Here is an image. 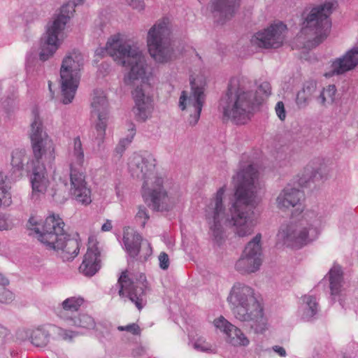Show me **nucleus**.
Wrapping results in <instances>:
<instances>
[{"instance_id":"obj_3","label":"nucleus","mask_w":358,"mask_h":358,"mask_svg":"<svg viewBox=\"0 0 358 358\" xmlns=\"http://www.w3.org/2000/svg\"><path fill=\"white\" fill-rule=\"evenodd\" d=\"M133 178L143 180L142 196L145 203L155 211H169L176 203L171 196L169 181L155 174V159L150 154H134L129 162Z\"/></svg>"},{"instance_id":"obj_43","label":"nucleus","mask_w":358,"mask_h":358,"mask_svg":"<svg viewBox=\"0 0 358 358\" xmlns=\"http://www.w3.org/2000/svg\"><path fill=\"white\" fill-rule=\"evenodd\" d=\"M117 329L120 331H128L133 335H139L141 334L140 327L136 323H131L126 326H118Z\"/></svg>"},{"instance_id":"obj_4","label":"nucleus","mask_w":358,"mask_h":358,"mask_svg":"<svg viewBox=\"0 0 358 358\" xmlns=\"http://www.w3.org/2000/svg\"><path fill=\"white\" fill-rule=\"evenodd\" d=\"M227 301L235 318L249 326L255 334H262L267 329L263 307L255 296L252 287L236 282L230 290Z\"/></svg>"},{"instance_id":"obj_10","label":"nucleus","mask_w":358,"mask_h":358,"mask_svg":"<svg viewBox=\"0 0 358 358\" xmlns=\"http://www.w3.org/2000/svg\"><path fill=\"white\" fill-rule=\"evenodd\" d=\"M336 0H328L323 3L314 7L306 17L303 23L302 32L305 34L313 31L315 35L313 38V44L318 45L324 41L329 35L331 22L329 15L337 7Z\"/></svg>"},{"instance_id":"obj_20","label":"nucleus","mask_w":358,"mask_h":358,"mask_svg":"<svg viewBox=\"0 0 358 358\" xmlns=\"http://www.w3.org/2000/svg\"><path fill=\"white\" fill-rule=\"evenodd\" d=\"M215 327L224 332L227 342L235 347H245L250 343V340L243 334L241 329L236 327L223 316L215 319L213 322Z\"/></svg>"},{"instance_id":"obj_54","label":"nucleus","mask_w":358,"mask_h":358,"mask_svg":"<svg viewBox=\"0 0 358 358\" xmlns=\"http://www.w3.org/2000/svg\"><path fill=\"white\" fill-rule=\"evenodd\" d=\"M48 85H49V89H50V90H51V83H50V82H49Z\"/></svg>"},{"instance_id":"obj_50","label":"nucleus","mask_w":358,"mask_h":358,"mask_svg":"<svg viewBox=\"0 0 358 358\" xmlns=\"http://www.w3.org/2000/svg\"><path fill=\"white\" fill-rule=\"evenodd\" d=\"M273 350L274 352L278 353L281 357H285L286 356V351L284 348L279 346V345H275L273 347Z\"/></svg>"},{"instance_id":"obj_2","label":"nucleus","mask_w":358,"mask_h":358,"mask_svg":"<svg viewBox=\"0 0 358 358\" xmlns=\"http://www.w3.org/2000/svg\"><path fill=\"white\" fill-rule=\"evenodd\" d=\"M106 52L120 65L129 68L124 78L126 85L135 87L132 92L134 101L133 113L138 122H145L153 111L152 99L148 92L150 73L145 56L136 44L114 36L106 46Z\"/></svg>"},{"instance_id":"obj_18","label":"nucleus","mask_w":358,"mask_h":358,"mask_svg":"<svg viewBox=\"0 0 358 358\" xmlns=\"http://www.w3.org/2000/svg\"><path fill=\"white\" fill-rule=\"evenodd\" d=\"M70 179L71 185V194L75 199L84 205L91 203V192L87 187L85 176L81 167H75V164H70Z\"/></svg>"},{"instance_id":"obj_9","label":"nucleus","mask_w":358,"mask_h":358,"mask_svg":"<svg viewBox=\"0 0 358 358\" xmlns=\"http://www.w3.org/2000/svg\"><path fill=\"white\" fill-rule=\"evenodd\" d=\"M83 56L77 50L68 53L62 60L60 69V85L62 102L64 104L71 103L75 96L80 82V72L83 66Z\"/></svg>"},{"instance_id":"obj_16","label":"nucleus","mask_w":358,"mask_h":358,"mask_svg":"<svg viewBox=\"0 0 358 358\" xmlns=\"http://www.w3.org/2000/svg\"><path fill=\"white\" fill-rule=\"evenodd\" d=\"M287 27L282 22L271 24L264 31L257 33L255 43L264 48H278L280 47L285 37Z\"/></svg>"},{"instance_id":"obj_47","label":"nucleus","mask_w":358,"mask_h":358,"mask_svg":"<svg viewBox=\"0 0 358 358\" xmlns=\"http://www.w3.org/2000/svg\"><path fill=\"white\" fill-rule=\"evenodd\" d=\"M12 222L5 216H0V231H8L13 228Z\"/></svg>"},{"instance_id":"obj_30","label":"nucleus","mask_w":358,"mask_h":358,"mask_svg":"<svg viewBox=\"0 0 358 358\" xmlns=\"http://www.w3.org/2000/svg\"><path fill=\"white\" fill-rule=\"evenodd\" d=\"M331 295L334 297L340 294L343 286V277L341 266L334 265L328 273Z\"/></svg>"},{"instance_id":"obj_41","label":"nucleus","mask_w":358,"mask_h":358,"mask_svg":"<svg viewBox=\"0 0 358 358\" xmlns=\"http://www.w3.org/2000/svg\"><path fill=\"white\" fill-rule=\"evenodd\" d=\"M134 131H135L134 126L132 125V127L131 129V136L127 137L125 138L120 140L119 143L116 146L115 152L117 154H118L119 155L121 156L122 154L124 152L127 147L131 143V142L134 138V136L135 134Z\"/></svg>"},{"instance_id":"obj_52","label":"nucleus","mask_w":358,"mask_h":358,"mask_svg":"<svg viewBox=\"0 0 358 358\" xmlns=\"http://www.w3.org/2000/svg\"><path fill=\"white\" fill-rule=\"evenodd\" d=\"M36 224V221L34 217L29 218L28 221V227H33Z\"/></svg>"},{"instance_id":"obj_44","label":"nucleus","mask_w":358,"mask_h":358,"mask_svg":"<svg viewBox=\"0 0 358 358\" xmlns=\"http://www.w3.org/2000/svg\"><path fill=\"white\" fill-rule=\"evenodd\" d=\"M136 219H143L141 225L144 227L146 223V221L149 219V215L148 210L145 206H139L138 211L136 216Z\"/></svg>"},{"instance_id":"obj_24","label":"nucleus","mask_w":358,"mask_h":358,"mask_svg":"<svg viewBox=\"0 0 358 358\" xmlns=\"http://www.w3.org/2000/svg\"><path fill=\"white\" fill-rule=\"evenodd\" d=\"M101 266V252L95 245L89 247L84 255L79 271L85 276L91 277L95 275Z\"/></svg>"},{"instance_id":"obj_13","label":"nucleus","mask_w":358,"mask_h":358,"mask_svg":"<svg viewBox=\"0 0 358 358\" xmlns=\"http://www.w3.org/2000/svg\"><path fill=\"white\" fill-rule=\"evenodd\" d=\"M191 91H182L179 98L178 106L186 111L189 125L194 126L199 121L205 101L204 84L194 80L190 81Z\"/></svg>"},{"instance_id":"obj_27","label":"nucleus","mask_w":358,"mask_h":358,"mask_svg":"<svg viewBox=\"0 0 358 358\" xmlns=\"http://www.w3.org/2000/svg\"><path fill=\"white\" fill-rule=\"evenodd\" d=\"M52 324L41 326L33 329L29 339L33 345L36 348H45L50 343L52 332Z\"/></svg>"},{"instance_id":"obj_22","label":"nucleus","mask_w":358,"mask_h":358,"mask_svg":"<svg viewBox=\"0 0 358 358\" xmlns=\"http://www.w3.org/2000/svg\"><path fill=\"white\" fill-rule=\"evenodd\" d=\"M44 159L40 162H35V158L31 162L32 176L31 178L33 196L43 194L49 185V179L47 176L45 164H51Z\"/></svg>"},{"instance_id":"obj_37","label":"nucleus","mask_w":358,"mask_h":358,"mask_svg":"<svg viewBox=\"0 0 358 358\" xmlns=\"http://www.w3.org/2000/svg\"><path fill=\"white\" fill-rule=\"evenodd\" d=\"M251 91L253 92L254 102L257 106L271 95V87L269 83L264 81L258 86L255 92Z\"/></svg>"},{"instance_id":"obj_25","label":"nucleus","mask_w":358,"mask_h":358,"mask_svg":"<svg viewBox=\"0 0 358 358\" xmlns=\"http://www.w3.org/2000/svg\"><path fill=\"white\" fill-rule=\"evenodd\" d=\"M302 193L296 188L285 187L276 198V204L279 209L286 210L295 207L300 201Z\"/></svg>"},{"instance_id":"obj_7","label":"nucleus","mask_w":358,"mask_h":358,"mask_svg":"<svg viewBox=\"0 0 358 358\" xmlns=\"http://www.w3.org/2000/svg\"><path fill=\"white\" fill-rule=\"evenodd\" d=\"M324 223L322 215L315 211L307 212L305 217L299 222L282 225L277 234L278 241L287 246L306 245L317 237Z\"/></svg>"},{"instance_id":"obj_42","label":"nucleus","mask_w":358,"mask_h":358,"mask_svg":"<svg viewBox=\"0 0 358 358\" xmlns=\"http://www.w3.org/2000/svg\"><path fill=\"white\" fill-rule=\"evenodd\" d=\"M194 348L201 352H207L211 350V345L206 342L203 338H198L193 344Z\"/></svg>"},{"instance_id":"obj_8","label":"nucleus","mask_w":358,"mask_h":358,"mask_svg":"<svg viewBox=\"0 0 358 358\" xmlns=\"http://www.w3.org/2000/svg\"><path fill=\"white\" fill-rule=\"evenodd\" d=\"M83 1L73 0L72 3L63 5L60 9V13L53 17L52 20L48 23L45 34L41 38L39 54L41 60L46 61L55 53L63 40V31L66 23L75 11L74 7Z\"/></svg>"},{"instance_id":"obj_55","label":"nucleus","mask_w":358,"mask_h":358,"mask_svg":"<svg viewBox=\"0 0 358 358\" xmlns=\"http://www.w3.org/2000/svg\"><path fill=\"white\" fill-rule=\"evenodd\" d=\"M343 358H346V357H343Z\"/></svg>"},{"instance_id":"obj_46","label":"nucleus","mask_w":358,"mask_h":358,"mask_svg":"<svg viewBox=\"0 0 358 358\" xmlns=\"http://www.w3.org/2000/svg\"><path fill=\"white\" fill-rule=\"evenodd\" d=\"M275 112L278 117L281 120H284L286 117V112L283 102L278 101L275 106Z\"/></svg>"},{"instance_id":"obj_21","label":"nucleus","mask_w":358,"mask_h":358,"mask_svg":"<svg viewBox=\"0 0 358 358\" xmlns=\"http://www.w3.org/2000/svg\"><path fill=\"white\" fill-rule=\"evenodd\" d=\"M241 0H211L210 11L217 23L224 24L231 20L239 8Z\"/></svg>"},{"instance_id":"obj_49","label":"nucleus","mask_w":358,"mask_h":358,"mask_svg":"<svg viewBox=\"0 0 358 358\" xmlns=\"http://www.w3.org/2000/svg\"><path fill=\"white\" fill-rule=\"evenodd\" d=\"M9 330L0 324V339L3 340L9 335Z\"/></svg>"},{"instance_id":"obj_33","label":"nucleus","mask_w":358,"mask_h":358,"mask_svg":"<svg viewBox=\"0 0 358 358\" xmlns=\"http://www.w3.org/2000/svg\"><path fill=\"white\" fill-rule=\"evenodd\" d=\"M67 323L86 329H94L96 327L94 319L87 313H80L76 317H73V320L67 322Z\"/></svg>"},{"instance_id":"obj_14","label":"nucleus","mask_w":358,"mask_h":358,"mask_svg":"<svg viewBox=\"0 0 358 358\" xmlns=\"http://www.w3.org/2000/svg\"><path fill=\"white\" fill-rule=\"evenodd\" d=\"M120 289L118 292L121 297L127 296L141 310L146 303L145 289L147 280L144 274H140L139 278L134 281L128 277L127 271L122 273L118 279Z\"/></svg>"},{"instance_id":"obj_26","label":"nucleus","mask_w":358,"mask_h":358,"mask_svg":"<svg viewBox=\"0 0 358 358\" xmlns=\"http://www.w3.org/2000/svg\"><path fill=\"white\" fill-rule=\"evenodd\" d=\"M324 178V169L314 162L308 164L299 176V184L301 187H306L310 182H315Z\"/></svg>"},{"instance_id":"obj_38","label":"nucleus","mask_w":358,"mask_h":358,"mask_svg":"<svg viewBox=\"0 0 358 358\" xmlns=\"http://www.w3.org/2000/svg\"><path fill=\"white\" fill-rule=\"evenodd\" d=\"M51 329L52 332L56 334L58 338L64 341L73 342V339L78 336V331L64 329L56 325H52Z\"/></svg>"},{"instance_id":"obj_51","label":"nucleus","mask_w":358,"mask_h":358,"mask_svg":"<svg viewBox=\"0 0 358 358\" xmlns=\"http://www.w3.org/2000/svg\"><path fill=\"white\" fill-rule=\"evenodd\" d=\"M113 226L111 221L109 220H107L106 222L102 225L101 230L103 231H109L112 229Z\"/></svg>"},{"instance_id":"obj_5","label":"nucleus","mask_w":358,"mask_h":358,"mask_svg":"<svg viewBox=\"0 0 358 358\" xmlns=\"http://www.w3.org/2000/svg\"><path fill=\"white\" fill-rule=\"evenodd\" d=\"M256 107L253 92L246 88L244 80L231 79L220 101L223 118L236 124H244L251 119Z\"/></svg>"},{"instance_id":"obj_34","label":"nucleus","mask_w":358,"mask_h":358,"mask_svg":"<svg viewBox=\"0 0 358 358\" xmlns=\"http://www.w3.org/2000/svg\"><path fill=\"white\" fill-rule=\"evenodd\" d=\"M336 94V88L335 85H330L320 90L319 94L315 96V99L321 106H327L334 103Z\"/></svg>"},{"instance_id":"obj_39","label":"nucleus","mask_w":358,"mask_h":358,"mask_svg":"<svg viewBox=\"0 0 358 358\" xmlns=\"http://www.w3.org/2000/svg\"><path fill=\"white\" fill-rule=\"evenodd\" d=\"M9 280L0 273V303H9L14 299L13 294L6 288Z\"/></svg>"},{"instance_id":"obj_28","label":"nucleus","mask_w":358,"mask_h":358,"mask_svg":"<svg viewBox=\"0 0 358 358\" xmlns=\"http://www.w3.org/2000/svg\"><path fill=\"white\" fill-rule=\"evenodd\" d=\"M317 92V82L309 80L303 84L302 89L296 95V103L299 108L306 107L313 97L315 98Z\"/></svg>"},{"instance_id":"obj_17","label":"nucleus","mask_w":358,"mask_h":358,"mask_svg":"<svg viewBox=\"0 0 358 358\" xmlns=\"http://www.w3.org/2000/svg\"><path fill=\"white\" fill-rule=\"evenodd\" d=\"M92 115L96 117L95 125L99 143L103 142L108 119V103L103 92H95L92 103Z\"/></svg>"},{"instance_id":"obj_40","label":"nucleus","mask_w":358,"mask_h":358,"mask_svg":"<svg viewBox=\"0 0 358 358\" xmlns=\"http://www.w3.org/2000/svg\"><path fill=\"white\" fill-rule=\"evenodd\" d=\"M27 160L26 152L24 150H15L12 153L11 165L18 171L24 168V161Z\"/></svg>"},{"instance_id":"obj_36","label":"nucleus","mask_w":358,"mask_h":358,"mask_svg":"<svg viewBox=\"0 0 358 358\" xmlns=\"http://www.w3.org/2000/svg\"><path fill=\"white\" fill-rule=\"evenodd\" d=\"M84 162V152L79 137L73 141V148L71 153V163L74 164L75 167H82Z\"/></svg>"},{"instance_id":"obj_6","label":"nucleus","mask_w":358,"mask_h":358,"mask_svg":"<svg viewBox=\"0 0 358 358\" xmlns=\"http://www.w3.org/2000/svg\"><path fill=\"white\" fill-rule=\"evenodd\" d=\"M64 223L59 217L51 215L44 221L41 228L35 227L39 241L61 255L64 260H71L79 253L80 243L78 238H71L65 233Z\"/></svg>"},{"instance_id":"obj_48","label":"nucleus","mask_w":358,"mask_h":358,"mask_svg":"<svg viewBox=\"0 0 358 358\" xmlns=\"http://www.w3.org/2000/svg\"><path fill=\"white\" fill-rule=\"evenodd\" d=\"M127 3L132 8L141 10L144 8V2L142 0H127Z\"/></svg>"},{"instance_id":"obj_11","label":"nucleus","mask_w":358,"mask_h":358,"mask_svg":"<svg viewBox=\"0 0 358 358\" xmlns=\"http://www.w3.org/2000/svg\"><path fill=\"white\" fill-rule=\"evenodd\" d=\"M168 22L163 20L156 23L148 31L147 42L149 52L159 63H166L173 57V48Z\"/></svg>"},{"instance_id":"obj_35","label":"nucleus","mask_w":358,"mask_h":358,"mask_svg":"<svg viewBox=\"0 0 358 358\" xmlns=\"http://www.w3.org/2000/svg\"><path fill=\"white\" fill-rule=\"evenodd\" d=\"M52 199L58 203H64L68 199L69 193L66 183L59 182L49 192Z\"/></svg>"},{"instance_id":"obj_53","label":"nucleus","mask_w":358,"mask_h":358,"mask_svg":"<svg viewBox=\"0 0 358 358\" xmlns=\"http://www.w3.org/2000/svg\"><path fill=\"white\" fill-rule=\"evenodd\" d=\"M116 194H117V196H118V197H120V191H119V190H117V191H116Z\"/></svg>"},{"instance_id":"obj_15","label":"nucleus","mask_w":358,"mask_h":358,"mask_svg":"<svg viewBox=\"0 0 358 358\" xmlns=\"http://www.w3.org/2000/svg\"><path fill=\"white\" fill-rule=\"evenodd\" d=\"M262 235L257 234L245 245L235 268L239 273H252L257 271L262 263Z\"/></svg>"},{"instance_id":"obj_45","label":"nucleus","mask_w":358,"mask_h":358,"mask_svg":"<svg viewBox=\"0 0 358 358\" xmlns=\"http://www.w3.org/2000/svg\"><path fill=\"white\" fill-rule=\"evenodd\" d=\"M159 267L163 270H166L169 266V258L168 255L162 252L159 255Z\"/></svg>"},{"instance_id":"obj_31","label":"nucleus","mask_w":358,"mask_h":358,"mask_svg":"<svg viewBox=\"0 0 358 358\" xmlns=\"http://www.w3.org/2000/svg\"><path fill=\"white\" fill-rule=\"evenodd\" d=\"M302 301L303 303L302 319L305 321H310L318 312V303L316 298L311 295L303 296Z\"/></svg>"},{"instance_id":"obj_23","label":"nucleus","mask_w":358,"mask_h":358,"mask_svg":"<svg viewBox=\"0 0 358 358\" xmlns=\"http://www.w3.org/2000/svg\"><path fill=\"white\" fill-rule=\"evenodd\" d=\"M123 243L125 250L131 257H135L139 254L141 245L144 247L145 251L143 256L145 259L152 254L150 244L147 241H144L139 234L133 230L127 229L124 231Z\"/></svg>"},{"instance_id":"obj_29","label":"nucleus","mask_w":358,"mask_h":358,"mask_svg":"<svg viewBox=\"0 0 358 358\" xmlns=\"http://www.w3.org/2000/svg\"><path fill=\"white\" fill-rule=\"evenodd\" d=\"M83 299L81 297H70L62 303V310L58 313V316L65 322L71 321L73 317L68 315V312H76L83 303Z\"/></svg>"},{"instance_id":"obj_12","label":"nucleus","mask_w":358,"mask_h":358,"mask_svg":"<svg viewBox=\"0 0 358 358\" xmlns=\"http://www.w3.org/2000/svg\"><path fill=\"white\" fill-rule=\"evenodd\" d=\"M29 136L35 162H38L44 159L48 162H52L55 159L53 144L43 131L42 121L36 110L33 111Z\"/></svg>"},{"instance_id":"obj_19","label":"nucleus","mask_w":358,"mask_h":358,"mask_svg":"<svg viewBox=\"0 0 358 358\" xmlns=\"http://www.w3.org/2000/svg\"><path fill=\"white\" fill-rule=\"evenodd\" d=\"M358 66V45L353 46L342 56L332 61L331 69L325 73L327 78L343 75Z\"/></svg>"},{"instance_id":"obj_1","label":"nucleus","mask_w":358,"mask_h":358,"mask_svg":"<svg viewBox=\"0 0 358 358\" xmlns=\"http://www.w3.org/2000/svg\"><path fill=\"white\" fill-rule=\"evenodd\" d=\"M257 171L250 164L241 169L233 177L235 186V201L227 210L224 203L225 187H220L210 199L204 209V216L212 238L220 244L225 238V227H234L239 237L252 234L254 224L249 212L258 203L256 180Z\"/></svg>"},{"instance_id":"obj_32","label":"nucleus","mask_w":358,"mask_h":358,"mask_svg":"<svg viewBox=\"0 0 358 358\" xmlns=\"http://www.w3.org/2000/svg\"><path fill=\"white\" fill-rule=\"evenodd\" d=\"M10 189L7 176L0 172V206L8 207L12 203Z\"/></svg>"}]
</instances>
